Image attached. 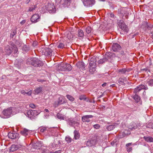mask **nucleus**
<instances>
[{"label": "nucleus", "mask_w": 153, "mask_h": 153, "mask_svg": "<svg viewBox=\"0 0 153 153\" xmlns=\"http://www.w3.org/2000/svg\"><path fill=\"white\" fill-rule=\"evenodd\" d=\"M95 57H93L92 58L90 59V62L89 63L93 62L94 63H96L97 61L96 60Z\"/></svg>", "instance_id": "48"}, {"label": "nucleus", "mask_w": 153, "mask_h": 153, "mask_svg": "<svg viewBox=\"0 0 153 153\" xmlns=\"http://www.w3.org/2000/svg\"><path fill=\"white\" fill-rule=\"evenodd\" d=\"M72 36V35L71 33H69L67 34V37L68 39H70L71 38V36Z\"/></svg>", "instance_id": "56"}, {"label": "nucleus", "mask_w": 153, "mask_h": 153, "mask_svg": "<svg viewBox=\"0 0 153 153\" xmlns=\"http://www.w3.org/2000/svg\"><path fill=\"white\" fill-rule=\"evenodd\" d=\"M108 60V58H107L105 56H105L103 58L100 59L99 60L98 62L99 64H103V63L107 61Z\"/></svg>", "instance_id": "32"}, {"label": "nucleus", "mask_w": 153, "mask_h": 153, "mask_svg": "<svg viewBox=\"0 0 153 153\" xmlns=\"http://www.w3.org/2000/svg\"><path fill=\"white\" fill-rule=\"evenodd\" d=\"M118 71L119 72L121 73V74H125L127 71L125 68H122L119 69Z\"/></svg>", "instance_id": "47"}, {"label": "nucleus", "mask_w": 153, "mask_h": 153, "mask_svg": "<svg viewBox=\"0 0 153 153\" xmlns=\"http://www.w3.org/2000/svg\"><path fill=\"white\" fill-rule=\"evenodd\" d=\"M93 117L92 115H86L82 117V121L83 122H86L88 123L90 121V120L89 119L90 118H91Z\"/></svg>", "instance_id": "21"}, {"label": "nucleus", "mask_w": 153, "mask_h": 153, "mask_svg": "<svg viewBox=\"0 0 153 153\" xmlns=\"http://www.w3.org/2000/svg\"><path fill=\"white\" fill-rule=\"evenodd\" d=\"M85 6L87 7L91 6L95 3L94 0H82Z\"/></svg>", "instance_id": "11"}, {"label": "nucleus", "mask_w": 153, "mask_h": 153, "mask_svg": "<svg viewBox=\"0 0 153 153\" xmlns=\"http://www.w3.org/2000/svg\"><path fill=\"white\" fill-rule=\"evenodd\" d=\"M61 0H56V3H57V5L59 3H60V2H61Z\"/></svg>", "instance_id": "62"}, {"label": "nucleus", "mask_w": 153, "mask_h": 153, "mask_svg": "<svg viewBox=\"0 0 153 153\" xmlns=\"http://www.w3.org/2000/svg\"><path fill=\"white\" fill-rule=\"evenodd\" d=\"M19 134L14 132H10L8 134V136L9 138L11 139H15L18 138Z\"/></svg>", "instance_id": "17"}, {"label": "nucleus", "mask_w": 153, "mask_h": 153, "mask_svg": "<svg viewBox=\"0 0 153 153\" xmlns=\"http://www.w3.org/2000/svg\"><path fill=\"white\" fill-rule=\"evenodd\" d=\"M142 124L138 123H132L129 126V128L133 130L136 129H140Z\"/></svg>", "instance_id": "7"}, {"label": "nucleus", "mask_w": 153, "mask_h": 153, "mask_svg": "<svg viewBox=\"0 0 153 153\" xmlns=\"http://www.w3.org/2000/svg\"><path fill=\"white\" fill-rule=\"evenodd\" d=\"M67 99L71 101H73L74 100V98L71 96L69 95H67L66 96Z\"/></svg>", "instance_id": "43"}, {"label": "nucleus", "mask_w": 153, "mask_h": 153, "mask_svg": "<svg viewBox=\"0 0 153 153\" xmlns=\"http://www.w3.org/2000/svg\"><path fill=\"white\" fill-rule=\"evenodd\" d=\"M11 47L7 45L5 47L4 52L8 55H10L12 52H13L14 55L17 53L18 50L16 46L14 45H12Z\"/></svg>", "instance_id": "1"}, {"label": "nucleus", "mask_w": 153, "mask_h": 153, "mask_svg": "<svg viewBox=\"0 0 153 153\" xmlns=\"http://www.w3.org/2000/svg\"><path fill=\"white\" fill-rule=\"evenodd\" d=\"M27 64L33 66L34 67L41 66L42 65V62L36 58H29L27 61Z\"/></svg>", "instance_id": "2"}, {"label": "nucleus", "mask_w": 153, "mask_h": 153, "mask_svg": "<svg viewBox=\"0 0 153 153\" xmlns=\"http://www.w3.org/2000/svg\"><path fill=\"white\" fill-rule=\"evenodd\" d=\"M79 99L81 100H85L86 98L85 96V95H83L81 96L79 98Z\"/></svg>", "instance_id": "53"}, {"label": "nucleus", "mask_w": 153, "mask_h": 153, "mask_svg": "<svg viewBox=\"0 0 153 153\" xmlns=\"http://www.w3.org/2000/svg\"><path fill=\"white\" fill-rule=\"evenodd\" d=\"M39 129H40V132L42 133L48 130V128L47 127L43 126L39 128Z\"/></svg>", "instance_id": "40"}, {"label": "nucleus", "mask_w": 153, "mask_h": 153, "mask_svg": "<svg viewBox=\"0 0 153 153\" xmlns=\"http://www.w3.org/2000/svg\"><path fill=\"white\" fill-rule=\"evenodd\" d=\"M78 36L81 37H83L84 36V34L83 30H79L78 31Z\"/></svg>", "instance_id": "38"}, {"label": "nucleus", "mask_w": 153, "mask_h": 153, "mask_svg": "<svg viewBox=\"0 0 153 153\" xmlns=\"http://www.w3.org/2000/svg\"><path fill=\"white\" fill-rule=\"evenodd\" d=\"M21 93L22 94H23L24 95H25V94L26 92L24 90H23L21 91Z\"/></svg>", "instance_id": "61"}, {"label": "nucleus", "mask_w": 153, "mask_h": 153, "mask_svg": "<svg viewBox=\"0 0 153 153\" xmlns=\"http://www.w3.org/2000/svg\"><path fill=\"white\" fill-rule=\"evenodd\" d=\"M96 137L92 138L91 140L86 142V144L87 146L91 147L95 145L97 142Z\"/></svg>", "instance_id": "8"}, {"label": "nucleus", "mask_w": 153, "mask_h": 153, "mask_svg": "<svg viewBox=\"0 0 153 153\" xmlns=\"http://www.w3.org/2000/svg\"><path fill=\"white\" fill-rule=\"evenodd\" d=\"M42 87H40L36 88L34 91L35 94H38L40 93L42 91Z\"/></svg>", "instance_id": "31"}, {"label": "nucleus", "mask_w": 153, "mask_h": 153, "mask_svg": "<svg viewBox=\"0 0 153 153\" xmlns=\"http://www.w3.org/2000/svg\"><path fill=\"white\" fill-rule=\"evenodd\" d=\"M143 138L147 142H153V138L151 137L144 136L143 137Z\"/></svg>", "instance_id": "27"}, {"label": "nucleus", "mask_w": 153, "mask_h": 153, "mask_svg": "<svg viewBox=\"0 0 153 153\" xmlns=\"http://www.w3.org/2000/svg\"><path fill=\"white\" fill-rule=\"evenodd\" d=\"M40 16L37 14H34L33 15L30 19V20L32 22L36 23L39 21Z\"/></svg>", "instance_id": "13"}, {"label": "nucleus", "mask_w": 153, "mask_h": 153, "mask_svg": "<svg viewBox=\"0 0 153 153\" xmlns=\"http://www.w3.org/2000/svg\"><path fill=\"white\" fill-rule=\"evenodd\" d=\"M123 133L125 135H128L130 134V132L128 130H125Z\"/></svg>", "instance_id": "52"}, {"label": "nucleus", "mask_w": 153, "mask_h": 153, "mask_svg": "<svg viewBox=\"0 0 153 153\" xmlns=\"http://www.w3.org/2000/svg\"><path fill=\"white\" fill-rule=\"evenodd\" d=\"M65 140L68 143H70L71 142L72 139L69 136H67L65 138Z\"/></svg>", "instance_id": "46"}, {"label": "nucleus", "mask_w": 153, "mask_h": 153, "mask_svg": "<svg viewBox=\"0 0 153 153\" xmlns=\"http://www.w3.org/2000/svg\"><path fill=\"white\" fill-rule=\"evenodd\" d=\"M68 124L71 126L74 127L77 126L79 124L78 122L75 121L73 119H69L67 120Z\"/></svg>", "instance_id": "12"}, {"label": "nucleus", "mask_w": 153, "mask_h": 153, "mask_svg": "<svg viewBox=\"0 0 153 153\" xmlns=\"http://www.w3.org/2000/svg\"><path fill=\"white\" fill-rule=\"evenodd\" d=\"M62 151V150H59L56 151L55 152V153H60Z\"/></svg>", "instance_id": "60"}, {"label": "nucleus", "mask_w": 153, "mask_h": 153, "mask_svg": "<svg viewBox=\"0 0 153 153\" xmlns=\"http://www.w3.org/2000/svg\"><path fill=\"white\" fill-rule=\"evenodd\" d=\"M74 138L75 139L77 140L79 137V134L78 131H77L75 130L74 132Z\"/></svg>", "instance_id": "35"}, {"label": "nucleus", "mask_w": 153, "mask_h": 153, "mask_svg": "<svg viewBox=\"0 0 153 153\" xmlns=\"http://www.w3.org/2000/svg\"><path fill=\"white\" fill-rule=\"evenodd\" d=\"M36 45V42H34L33 43V45L34 46V47H35Z\"/></svg>", "instance_id": "64"}, {"label": "nucleus", "mask_w": 153, "mask_h": 153, "mask_svg": "<svg viewBox=\"0 0 153 153\" xmlns=\"http://www.w3.org/2000/svg\"><path fill=\"white\" fill-rule=\"evenodd\" d=\"M30 131L24 128L23 129L21 132V134L23 136H28L30 133Z\"/></svg>", "instance_id": "24"}, {"label": "nucleus", "mask_w": 153, "mask_h": 153, "mask_svg": "<svg viewBox=\"0 0 153 153\" xmlns=\"http://www.w3.org/2000/svg\"><path fill=\"white\" fill-rule=\"evenodd\" d=\"M60 144H61L60 141L56 139L54 140L53 143L51 144V146L53 148H57L59 146Z\"/></svg>", "instance_id": "20"}, {"label": "nucleus", "mask_w": 153, "mask_h": 153, "mask_svg": "<svg viewBox=\"0 0 153 153\" xmlns=\"http://www.w3.org/2000/svg\"><path fill=\"white\" fill-rule=\"evenodd\" d=\"M16 33V30H14L10 34V36L13 38V36Z\"/></svg>", "instance_id": "51"}, {"label": "nucleus", "mask_w": 153, "mask_h": 153, "mask_svg": "<svg viewBox=\"0 0 153 153\" xmlns=\"http://www.w3.org/2000/svg\"><path fill=\"white\" fill-rule=\"evenodd\" d=\"M92 29L90 27H88L85 29V31L87 34H89L92 31Z\"/></svg>", "instance_id": "41"}, {"label": "nucleus", "mask_w": 153, "mask_h": 153, "mask_svg": "<svg viewBox=\"0 0 153 153\" xmlns=\"http://www.w3.org/2000/svg\"><path fill=\"white\" fill-rule=\"evenodd\" d=\"M111 144L112 146H113L114 145H117V143H116V140H114L113 142H111Z\"/></svg>", "instance_id": "55"}, {"label": "nucleus", "mask_w": 153, "mask_h": 153, "mask_svg": "<svg viewBox=\"0 0 153 153\" xmlns=\"http://www.w3.org/2000/svg\"><path fill=\"white\" fill-rule=\"evenodd\" d=\"M65 66H66L65 67V69H66L65 70L66 71H70L72 69V67L69 64L65 63Z\"/></svg>", "instance_id": "29"}, {"label": "nucleus", "mask_w": 153, "mask_h": 153, "mask_svg": "<svg viewBox=\"0 0 153 153\" xmlns=\"http://www.w3.org/2000/svg\"><path fill=\"white\" fill-rule=\"evenodd\" d=\"M142 89L146 90L148 89V88L146 86L141 85L137 86L134 89V93L135 94H137Z\"/></svg>", "instance_id": "10"}, {"label": "nucleus", "mask_w": 153, "mask_h": 153, "mask_svg": "<svg viewBox=\"0 0 153 153\" xmlns=\"http://www.w3.org/2000/svg\"><path fill=\"white\" fill-rule=\"evenodd\" d=\"M120 45L117 43L113 44L111 47L112 50L114 52H118L120 50Z\"/></svg>", "instance_id": "15"}, {"label": "nucleus", "mask_w": 153, "mask_h": 153, "mask_svg": "<svg viewBox=\"0 0 153 153\" xmlns=\"http://www.w3.org/2000/svg\"><path fill=\"white\" fill-rule=\"evenodd\" d=\"M32 94V92L31 91H29L27 92H26L25 94L28 95V96H30L31 95V94Z\"/></svg>", "instance_id": "57"}, {"label": "nucleus", "mask_w": 153, "mask_h": 153, "mask_svg": "<svg viewBox=\"0 0 153 153\" xmlns=\"http://www.w3.org/2000/svg\"><path fill=\"white\" fill-rule=\"evenodd\" d=\"M147 128H152L153 129V122L149 123L146 126Z\"/></svg>", "instance_id": "45"}, {"label": "nucleus", "mask_w": 153, "mask_h": 153, "mask_svg": "<svg viewBox=\"0 0 153 153\" xmlns=\"http://www.w3.org/2000/svg\"><path fill=\"white\" fill-rule=\"evenodd\" d=\"M30 50V48L28 46L25 45L22 48V50L25 51H27Z\"/></svg>", "instance_id": "42"}, {"label": "nucleus", "mask_w": 153, "mask_h": 153, "mask_svg": "<svg viewBox=\"0 0 153 153\" xmlns=\"http://www.w3.org/2000/svg\"><path fill=\"white\" fill-rule=\"evenodd\" d=\"M143 26L146 27L149 30L150 29L152 28L153 27V25H152L151 24L148 25V23L147 22H143L142 27Z\"/></svg>", "instance_id": "25"}, {"label": "nucleus", "mask_w": 153, "mask_h": 153, "mask_svg": "<svg viewBox=\"0 0 153 153\" xmlns=\"http://www.w3.org/2000/svg\"><path fill=\"white\" fill-rule=\"evenodd\" d=\"M77 67L81 70H84L85 69V64L82 62H79L76 64Z\"/></svg>", "instance_id": "19"}, {"label": "nucleus", "mask_w": 153, "mask_h": 153, "mask_svg": "<svg viewBox=\"0 0 153 153\" xmlns=\"http://www.w3.org/2000/svg\"><path fill=\"white\" fill-rule=\"evenodd\" d=\"M118 24L121 30L124 32L127 33L128 31V29L127 26L125 24L123 20H120L118 22Z\"/></svg>", "instance_id": "6"}, {"label": "nucleus", "mask_w": 153, "mask_h": 153, "mask_svg": "<svg viewBox=\"0 0 153 153\" xmlns=\"http://www.w3.org/2000/svg\"><path fill=\"white\" fill-rule=\"evenodd\" d=\"M25 22V21L24 20H23L20 22V24H21L23 25L24 24Z\"/></svg>", "instance_id": "63"}, {"label": "nucleus", "mask_w": 153, "mask_h": 153, "mask_svg": "<svg viewBox=\"0 0 153 153\" xmlns=\"http://www.w3.org/2000/svg\"><path fill=\"white\" fill-rule=\"evenodd\" d=\"M71 2V0H64V2L61 5L59 6V7H60L61 8L68 7L70 5Z\"/></svg>", "instance_id": "14"}, {"label": "nucleus", "mask_w": 153, "mask_h": 153, "mask_svg": "<svg viewBox=\"0 0 153 153\" xmlns=\"http://www.w3.org/2000/svg\"><path fill=\"white\" fill-rule=\"evenodd\" d=\"M117 125V124H115L114 125H110L109 126H107L106 128L107 129L108 131H111L113 130L115 128V127Z\"/></svg>", "instance_id": "28"}, {"label": "nucleus", "mask_w": 153, "mask_h": 153, "mask_svg": "<svg viewBox=\"0 0 153 153\" xmlns=\"http://www.w3.org/2000/svg\"><path fill=\"white\" fill-rule=\"evenodd\" d=\"M94 127L96 129H99L100 127V126L99 124H95L94 125Z\"/></svg>", "instance_id": "54"}, {"label": "nucleus", "mask_w": 153, "mask_h": 153, "mask_svg": "<svg viewBox=\"0 0 153 153\" xmlns=\"http://www.w3.org/2000/svg\"><path fill=\"white\" fill-rule=\"evenodd\" d=\"M66 102L65 100V98L63 96H61L59 98L58 101V105H61L65 103Z\"/></svg>", "instance_id": "26"}, {"label": "nucleus", "mask_w": 153, "mask_h": 153, "mask_svg": "<svg viewBox=\"0 0 153 153\" xmlns=\"http://www.w3.org/2000/svg\"><path fill=\"white\" fill-rule=\"evenodd\" d=\"M47 9L50 12L54 13L56 12V8L53 4H48V5Z\"/></svg>", "instance_id": "16"}, {"label": "nucleus", "mask_w": 153, "mask_h": 153, "mask_svg": "<svg viewBox=\"0 0 153 153\" xmlns=\"http://www.w3.org/2000/svg\"><path fill=\"white\" fill-rule=\"evenodd\" d=\"M118 13L119 14H121L123 13H122V11L121 10V9H118Z\"/></svg>", "instance_id": "58"}, {"label": "nucleus", "mask_w": 153, "mask_h": 153, "mask_svg": "<svg viewBox=\"0 0 153 153\" xmlns=\"http://www.w3.org/2000/svg\"><path fill=\"white\" fill-rule=\"evenodd\" d=\"M41 51L46 56H50L54 54L53 50L48 47L42 48Z\"/></svg>", "instance_id": "4"}, {"label": "nucleus", "mask_w": 153, "mask_h": 153, "mask_svg": "<svg viewBox=\"0 0 153 153\" xmlns=\"http://www.w3.org/2000/svg\"><path fill=\"white\" fill-rule=\"evenodd\" d=\"M29 106L30 107L33 109L36 108L37 107V106L36 105L33 103L30 104L29 105Z\"/></svg>", "instance_id": "49"}, {"label": "nucleus", "mask_w": 153, "mask_h": 153, "mask_svg": "<svg viewBox=\"0 0 153 153\" xmlns=\"http://www.w3.org/2000/svg\"><path fill=\"white\" fill-rule=\"evenodd\" d=\"M39 114V113L36 110H35L30 109L28 110L27 112V116L31 120L34 119Z\"/></svg>", "instance_id": "5"}, {"label": "nucleus", "mask_w": 153, "mask_h": 153, "mask_svg": "<svg viewBox=\"0 0 153 153\" xmlns=\"http://www.w3.org/2000/svg\"><path fill=\"white\" fill-rule=\"evenodd\" d=\"M21 146L19 145H12L10 147V151L14 152L16 151Z\"/></svg>", "instance_id": "23"}, {"label": "nucleus", "mask_w": 153, "mask_h": 153, "mask_svg": "<svg viewBox=\"0 0 153 153\" xmlns=\"http://www.w3.org/2000/svg\"><path fill=\"white\" fill-rule=\"evenodd\" d=\"M64 44L62 43H60L59 44L57 47L59 48H62L64 47Z\"/></svg>", "instance_id": "50"}, {"label": "nucleus", "mask_w": 153, "mask_h": 153, "mask_svg": "<svg viewBox=\"0 0 153 153\" xmlns=\"http://www.w3.org/2000/svg\"><path fill=\"white\" fill-rule=\"evenodd\" d=\"M42 145L41 143L40 142H38L35 143L33 145V146L35 149H39L42 146Z\"/></svg>", "instance_id": "34"}, {"label": "nucleus", "mask_w": 153, "mask_h": 153, "mask_svg": "<svg viewBox=\"0 0 153 153\" xmlns=\"http://www.w3.org/2000/svg\"><path fill=\"white\" fill-rule=\"evenodd\" d=\"M127 79L126 78H119L118 80V82L121 84L124 85L125 84V83L124 82V81H126Z\"/></svg>", "instance_id": "33"}, {"label": "nucleus", "mask_w": 153, "mask_h": 153, "mask_svg": "<svg viewBox=\"0 0 153 153\" xmlns=\"http://www.w3.org/2000/svg\"><path fill=\"white\" fill-rule=\"evenodd\" d=\"M147 84L150 86H153V79L149 80L147 82Z\"/></svg>", "instance_id": "44"}, {"label": "nucleus", "mask_w": 153, "mask_h": 153, "mask_svg": "<svg viewBox=\"0 0 153 153\" xmlns=\"http://www.w3.org/2000/svg\"><path fill=\"white\" fill-rule=\"evenodd\" d=\"M105 55V56L108 58V60L109 59H113L114 58L116 57L115 53L110 52L107 53Z\"/></svg>", "instance_id": "22"}, {"label": "nucleus", "mask_w": 153, "mask_h": 153, "mask_svg": "<svg viewBox=\"0 0 153 153\" xmlns=\"http://www.w3.org/2000/svg\"><path fill=\"white\" fill-rule=\"evenodd\" d=\"M37 7V5H35L33 6L32 7H30L27 10V12H32L33 10H35V9Z\"/></svg>", "instance_id": "37"}, {"label": "nucleus", "mask_w": 153, "mask_h": 153, "mask_svg": "<svg viewBox=\"0 0 153 153\" xmlns=\"http://www.w3.org/2000/svg\"><path fill=\"white\" fill-rule=\"evenodd\" d=\"M89 65L88 68L89 72L92 74H94L96 71V63L93 62H92H92L89 63Z\"/></svg>", "instance_id": "9"}, {"label": "nucleus", "mask_w": 153, "mask_h": 153, "mask_svg": "<svg viewBox=\"0 0 153 153\" xmlns=\"http://www.w3.org/2000/svg\"><path fill=\"white\" fill-rule=\"evenodd\" d=\"M133 98L137 102H139L140 100V98L137 94H135Z\"/></svg>", "instance_id": "36"}, {"label": "nucleus", "mask_w": 153, "mask_h": 153, "mask_svg": "<svg viewBox=\"0 0 153 153\" xmlns=\"http://www.w3.org/2000/svg\"><path fill=\"white\" fill-rule=\"evenodd\" d=\"M131 143H127L126 145V146L127 151L129 152L132 150V147L131 146Z\"/></svg>", "instance_id": "30"}, {"label": "nucleus", "mask_w": 153, "mask_h": 153, "mask_svg": "<svg viewBox=\"0 0 153 153\" xmlns=\"http://www.w3.org/2000/svg\"><path fill=\"white\" fill-rule=\"evenodd\" d=\"M150 36H151L152 38H153V30L150 33Z\"/></svg>", "instance_id": "59"}, {"label": "nucleus", "mask_w": 153, "mask_h": 153, "mask_svg": "<svg viewBox=\"0 0 153 153\" xmlns=\"http://www.w3.org/2000/svg\"><path fill=\"white\" fill-rule=\"evenodd\" d=\"M56 116L58 119H60L61 120H64L65 119V117L64 116L59 114H57Z\"/></svg>", "instance_id": "39"}, {"label": "nucleus", "mask_w": 153, "mask_h": 153, "mask_svg": "<svg viewBox=\"0 0 153 153\" xmlns=\"http://www.w3.org/2000/svg\"><path fill=\"white\" fill-rule=\"evenodd\" d=\"M65 67V63H62L56 66V70L59 71H65L66 69Z\"/></svg>", "instance_id": "18"}, {"label": "nucleus", "mask_w": 153, "mask_h": 153, "mask_svg": "<svg viewBox=\"0 0 153 153\" xmlns=\"http://www.w3.org/2000/svg\"><path fill=\"white\" fill-rule=\"evenodd\" d=\"M15 108L14 107H10L6 109H4L2 111L3 114L6 117H9L16 113Z\"/></svg>", "instance_id": "3"}]
</instances>
